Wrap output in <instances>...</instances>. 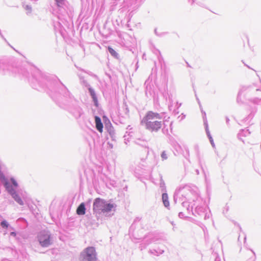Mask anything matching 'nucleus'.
<instances>
[{
  "instance_id": "13",
  "label": "nucleus",
  "mask_w": 261,
  "mask_h": 261,
  "mask_svg": "<svg viewBox=\"0 0 261 261\" xmlns=\"http://www.w3.org/2000/svg\"><path fill=\"white\" fill-rule=\"evenodd\" d=\"M1 225L3 227H8V224L5 221H3L1 222Z\"/></svg>"
},
{
  "instance_id": "6",
  "label": "nucleus",
  "mask_w": 261,
  "mask_h": 261,
  "mask_svg": "<svg viewBox=\"0 0 261 261\" xmlns=\"http://www.w3.org/2000/svg\"><path fill=\"white\" fill-rule=\"evenodd\" d=\"M86 208L84 203H82L76 209V213L79 215H83L85 214Z\"/></svg>"
},
{
  "instance_id": "9",
  "label": "nucleus",
  "mask_w": 261,
  "mask_h": 261,
  "mask_svg": "<svg viewBox=\"0 0 261 261\" xmlns=\"http://www.w3.org/2000/svg\"><path fill=\"white\" fill-rule=\"evenodd\" d=\"M13 197L15 199V200L19 203L20 204H23V202L20 197L16 194L15 193L12 194Z\"/></svg>"
},
{
  "instance_id": "4",
  "label": "nucleus",
  "mask_w": 261,
  "mask_h": 261,
  "mask_svg": "<svg viewBox=\"0 0 261 261\" xmlns=\"http://www.w3.org/2000/svg\"><path fill=\"white\" fill-rule=\"evenodd\" d=\"M38 240L43 247H48L51 244L50 234L47 231H40L38 235Z\"/></svg>"
},
{
  "instance_id": "2",
  "label": "nucleus",
  "mask_w": 261,
  "mask_h": 261,
  "mask_svg": "<svg viewBox=\"0 0 261 261\" xmlns=\"http://www.w3.org/2000/svg\"><path fill=\"white\" fill-rule=\"evenodd\" d=\"M114 207V204L107 203L104 199L97 198L93 202V210L96 213H105L111 211Z\"/></svg>"
},
{
  "instance_id": "12",
  "label": "nucleus",
  "mask_w": 261,
  "mask_h": 261,
  "mask_svg": "<svg viewBox=\"0 0 261 261\" xmlns=\"http://www.w3.org/2000/svg\"><path fill=\"white\" fill-rule=\"evenodd\" d=\"M64 0H56L58 6H61L63 4Z\"/></svg>"
},
{
  "instance_id": "11",
  "label": "nucleus",
  "mask_w": 261,
  "mask_h": 261,
  "mask_svg": "<svg viewBox=\"0 0 261 261\" xmlns=\"http://www.w3.org/2000/svg\"><path fill=\"white\" fill-rule=\"evenodd\" d=\"M89 90L90 94H91V96H92V97L94 99H95V94L94 91L91 88H89Z\"/></svg>"
},
{
  "instance_id": "7",
  "label": "nucleus",
  "mask_w": 261,
  "mask_h": 261,
  "mask_svg": "<svg viewBox=\"0 0 261 261\" xmlns=\"http://www.w3.org/2000/svg\"><path fill=\"white\" fill-rule=\"evenodd\" d=\"M162 200L164 205L167 207L169 205V202L168 201V196L167 194L164 193L162 195Z\"/></svg>"
},
{
  "instance_id": "1",
  "label": "nucleus",
  "mask_w": 261,
  "mask_h": 261,
  "mask_svg": "<svg viewBox=\"0 0 261 261\" xmlns=\"http://www.w3.org/2000/svg\"><path fill=\"white\" fill-rule=\"evenodd\" d=\"M162 117L160 114L150 111L146 113L141 120V123L150 132H158L162 127Z\"/></svg>"
},
{
  "instance_id": "5",
  "label": "nucleus",
  "mask_w": 261,
  "mask_h": 261,
  "mask_svg": "<svg viewBox=\"0 0 261 261\" xmlns=\"http://www.w3.org/2000/svg\"><path fill=\"white\" fill-rule=\"evenodd\" d=\"M95 121L96 124V129L100 132L101 133L103 129V124L101 121L100 118L98 116L95 117Z\"/></svg>"
},
{
  "instance_id": "10",
  "label": "nucleus",
  "mask_w": 261,
  "mask_h": 261,
  "mask_svg": "<svg viewBox=\"0 0 261 261\" xmlns=\"http://www.w3.org/2000/svg\"><path fill=\"white\" fill-rule=\"evenodd\" d=\"M161 156L163 160H166L167 159V154L165 151H163L161 154Z\"/></svg>"
},
{
  "instance_id": "3",
  "label": "nucleus",
  "mask_w": 261,
  "mask_h": 261,
  "mask_svg": "<svg viewBox=\"0 0 261 261\" xmlns=\"http://www.w3.org/2000/svg\"><path fill=\"white\" fill-rule=\"evenodd\" d=\"M81 261H95L96 252L94 247H89L81 253Z\"/></svg>"
},
{
  "instance_id": "8",
  "label": "nucleus",
  "mask_w": 261,
  "mask_h": 261,
  "mask_svg": "<svg viewBox=\"0 0 261 261\" xmlns=\"http://www.w3.org/2000/svg\"><path fill=\"white\" fill-rule=\"evenodd\" d=\"M108 50L112 56H113L115 58H118V55L117 53V52L113 48H112L110 46H109Z\"/></svg>"
},
{
  "instance_id": "14",
  "label": "nucleus",
  "mask_w": 261,
  "mask_h": 261,
  "mask_svg": "<svg viewBox=\"0 0 261 261\" xmlns=\"http://www.w3.org/2000/svg\"><path fill=\"white\" fill-rule=\"evenodd\" d=\"M11 180V181H12L13 185L14 186L17 187V183L16 181V180L14 179H13V178H12Z\"/></svg>"
}]
</instances>
